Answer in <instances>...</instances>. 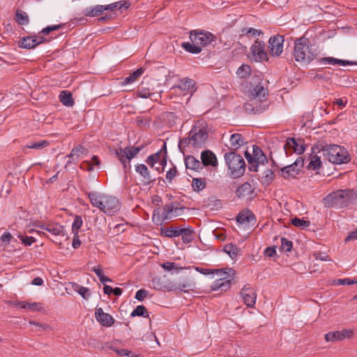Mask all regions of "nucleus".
I'll return each instance as SVG.
<instances>
[{
	"mask_svg": "<svg viewBox=\"0 0 357 357\" xmlns=\"http://www.w3.org/2000/svg\"><path fill=\"white\" fill-rule=\"evenodd\" d=\"M268 91L261 82L250 84L246 92L247 102L244 104L245 111L248 114H259L265 112L268 106Z\"/></svg>",
	"mask_w": 357,
	"mask_h": 357,
	"instance_id": "nucleus-1",
	"label": "nucleus"
},
{
	"mask_svg": "<svg viewBox=\"0 0 357 357\" xmlns=\"http://www.w3.org/2000/svg\"><path fill=\"white\" fill-rule=\"evenodd\" d=\"M91 204L100 209L107 215H112L120 208V203L117 198L107 195H99L96 192L87 193Z\"/></svg>",
	"mask_w": 357,
	"mask_h": 357,
	"instance_id": "nucleus-2",
	"label": "nucleus"
},
{
	"mask_svg": "<svg viewBox=\"0 0 357 357\" xmlns=\"http://www.w3.org/2000/svg\"><path fill=\"white\" fill-rule=\"evenodd\" d=\"M317 54V47L310 44L307 38L302 37L295 40L294 56L296 61L307 64L314 60Z\"/></svg>",
	"mask_w": 357,
	"mask_h": 357,
	"instance_id": "nucleus-3",
	"label": "nucleus"
},
{
	"mask_svg": "<svg viewBox=\"0 0 357 357\" xmlns=\"http://www.w3.org/2000/svg\"><path fill=\"white\" fill-rule=\"evenodd\" d=\"M356 198L357 195L354 190H339L326 197L324 204L328 207L342 208L353 203Z\"/></svg>",
	"mask_w": 357,
	"mask_h": 357,
	"instance_id": "nucleus-4",
	"label": "nucleus"
},
{
	"mask_svg": "<svg viewBox=\"0 0 357 357\" xmlns=\"http://www.w3.org/2000/svg\"><path fill=\"white\" fill-rule=\"evenodd\" d=\"M208 137L206 128L201 125H195L188 133V137L179 141L178 149L184 153V149L192 144L195 148L202 147Z\"/></svg>",
	"mask_w": 357,
	"mask_h": 357,
	"instance_id": "nucleus-5",
	"label": "nucleus"
},
{
	"mask_svg": "<svg viewBox=\"0 0 357 357\" xmlns=\"http://www.w3.org/2000/svg\"><path fill=\"white\" fill-rule=\"evenodd\" d=\"M316 149L323 151L324 156L333 164L347 163L351 160L347 149L340 145L326 144L321 146V149L319 146H313L312 148V153H314Z\"/></svg>",
	"mask_w": 357,
	"mask_h": 357,
	"instance_id": "nucleus-6",
	"label": "nucleus"
},
{
	"mask_svg": "<svg viewBox=\"0 0 357 357\" xmlns=\"http://www.w3.org/2000/svg\"><path fill=\"white\" fill-rule=\"evenodd\" d=\"M129 6V4L126 2H116L107 6H96L91 8L90 10H86L85 15L86 16H98L100 14H102L103 11H107L105 15L101 16L99 20H114L115 17L122 14L123 10H126Z\"/></svg>",
	"mask_w": 357,
	"mask_h": 357,
	"instance_id": "nucleus-7",
	"label": "nucleus"
},
{
	"mask_svg": "<svg viewBox=\"0 0 357 357\" xmlns=\"http://www.w3.org/2000/svg\"><path fill=\"white\" fill-rule=\"evenodd\" d=\"M224 158L232 178H238L245 174L246 165L241 155L235 151H230L225 154Z\"/></svg>",
	"mask_w": 357,
	"mask_h": 357,
	"instance_id": "nucleus-8",
	"label": "nucleus"
},
{
	"mask_svg": "<svg viewBox=\"0 0 357 357\" xmlns=\"http://www.w3.org/2000/svg\"><path fill=\"white\" fill-rule=\"evenodd\" d=\"M245 157L248 162V169L257 172L259 165L268 163V158L264 153L261 149L257 145L252 146V154L248 151L245 152Z\"/></svg>",
	"mask_w": 357,
	"mask_h": 357,
	"instance_id": "nucleus-9",
	"label": "nucleus"
},
{
	"mask_svg": "<svg viewBox=\"0 0 357 357\" xmlns=\"http://www.w3.org/2000/svg\"><path fill=\"white\" fill-rule=\"evenodd\" d=\"M227 271L222 269H216L215 273L220 277L215 280L211 285L213 291H225L229 289L231 286L230 274H234L233 268H227Z\"/></svg>",
	"mask_w": 357,
	"mask_h": 357,
	"instance_id": "nucleus-10",
	"label": "nucleus"
},
{
	"mask_svg": "<svg viewBox=\"0 0 357 357\" xmlns=\"http://www.w3.org/2000/svg\"><path fill=\"white\" fill-rule=\"evenodd\" d=\"M184 207L178 202H172L163 206L161 219L159 221L170 220L174 218L181 215L184 210Z\"/></svg>",
	"mask_w": 357,
	"mask_h": 357,
	"instance_id": "nucleus-11",
	"label": "nucleus"
},
{
	"mask_svg": "<svg viewBox=\"0 0 357 357\" xmlns=\"http://www.w3.org/2000/svg\"><path fill=\"white\" fill-rule=\"evenodd\" d=\"M190 39L199 46H206L214 40L215 36L209 31L197 29L190 32Z\"/></svg>",
	"mask_w": 357,
	"mask_h": 357,
	"instance_id": "nucleus-12",
	"label": "nucleus"
},
{
	"mask_svg": "<svg viewBox=\"0 0 357 357\" xmlns=\"http://www.w3.org/2000/svg\"><path fill=\"white\" fill-rule=\"evenodd\" d=\"M284 149L287 155L293 152L300 155L305 151V146L302 139L298 138L296 139L294 137H289L286 140Z\"/></svg>",
	"mask_w": 357,
	"mask_h": 357,
	"instance_id": "nucleus-13",
	"label": "nucleus"
},
{
	"mask_svg": "<svg viewBox=\"0 0 357 357\" xmlns=\"http://www.w3.org/2000/svg\"><path fill=\"white\" fill-rule=\"evenodd\" d=\"M46 41L47 39L43 36H38L36 35L27 36L20 38L17 42V45L19 47L29 50L35 48L37 45L44 43Z\"/></svg>",
	"mask_w": 357,
	"mask_h": 357,
	"instance_id": "nucleus-14",
	"label": "nucleus"
},
{
	"mask_svg": "<svg viewBox=\"0 0 357 357\" xmlns=\"http://www.w3.org/2000/svg\"><path fill=\"white\" fill-rule=\"evenodd\" d=\"M354 330L344 328L341 331L327 333L325 334V340L326 342L342 341L345 339H351L354 336Z\"/></svg>",
	"mask_w": 357,
	"mask_h": 357,
	"instance_id": "nucleus-15",
	"label": "nucleus"
},
{
	"mask_svg": "<svg viewBox=\"0 0 357 357\" xmlns=\"http://www.w3.org/2000/svg\"><path fill=\"white\" fill-rule=\"evenodd\" d=\"M265 43L263 41L255 40L250 47L252 58L255 61H262L267 59V53L265 50Z\"/></svg>",
	"mask_w": 357,
	"mask_h": 357,
	"instance_id": "nucleus-16",
	"label": "nucleus"
},
{
	"mask_svg": "<svg viewBox=\"0 0 357 357\" xmlns=\"http://www.w3.org/2000/svg\"><path fill=\"white\" fill-rule=\"evenodd\" d=\"M284 41V36L282 35L278 34L270 38L268 47L271 55L278 56L281 54L283 50Z\"/></svg>",
	"mask_w": 357,
	"mask_h": 357,
	"instance_id": "nucleus-17",
	"label": "nucleus"
},
{
	"mask_svg": "<svg viewBox=\"0 0 357 357\" xmlns=\"http://www.w3.org/2000/svg\"><path fill=\"white\" fill-rule=\"evenodd\" d=\"M240 294L243 298L244 303L248 307H254L256 303L257 294L255 291L251 287L250 284H245L241 289Z\"/></svg>",
	"mask_w": 357,
	"mask_h": 357,
	"instance_id": "nucleus-18",
	"label": "nucleus"
},
{
	"mask_svg": "<svg viewBox=\"0 0 357 357\" xmlns=\"http://www.w3.org/2000/svg\"><path fill=\"white\" fill-rule=\"evenodd\" d=\"M95 317L102 326L109 327L112 326L115 321L113 317L108 313L104 312L101 307L96 309Z\"/></svg>",
	"mask_w": 357,
	"mask_h": 357,
	"instance_id": "nucleus-19",
	"label": "nucleus"
},
{
	"mask_svg": "<svg viewBox=\"0 0 357 357\" xmlns=\"http://www.w3.org/2000/svg\"><path fill=\"white\" fill-rule=\"evenodd\" d=\"M201 162L202 167L211 166L217 167L218 162L215 154L211 150H205L201 153Z\"/></svg>",
	"mask_w": 357,
	"mask_h": 357,
	"instance_id": "nucleus-20",
	"label": "nucleus"
},
{
	"mask_svg": "<svg viewBox=\"0 0 357 357\" xmlns=\"http://www.w3.org/2000/svg\"><path fill=\"white\" fill-rule=\"evenodd\" d=\"M135 171L142 177L141 181L144 185H150L155 181V178L152 179L150 171L144 164H137Z\"/></svg>",
	"mask_w": 357,
	"mask_h": 357,
	"instance_id": "nucleus-21",
	"label": "nucleus"
},
{
	"mask_svg": "<svg viewBox=\"0 0 357 357\" xmlns=\"http://www.w3.org/2000/svg\"><path fill=\"white\" fill-rule=\"evenodd\" d=\"M36 227L40 228L43 230H45L52 235L59 236L62 235L64 236V228L63 226L61 225L59 223H38L36 225Z\"/></svg>",
	"mask_w": 357,
	"mask_h": 357,
	"instance_id": "nucleus-22",
	"label": "nucleus"
},
{
	"mask_svg": "<svg viewBox=\"0 0 357 357\" xmlns=\"http://www.w3.org/2000/svg\"><path fill=\"white\" fill-rule=\"evenodd\" d=\"M142 149L141 146H126L124 149L120 147L115 150V154L116 156L126 157L128 160H130L139 153Z\"/></svg>",
	"mask_w": 357,
	"mask_h": 357,
	"instance_id": "nucleus-23",
	"label": "nucleus"
},
{
	"mask_svg": "<svg viewBox=\"0 0 357 357\" xmlns=\"http://www.w3.org/2000/svg\"><path fill=\"white\" fill-rule=\"evenodd\" d=\"M236 221L240 224L254 225L256 222V217L250 209H245L237 215Z\"/></svg>",
	"mask_w": 357,
	"mask_h": 357,
	"instance_id": "nucleus-24",
	"label": "nucleus"
},
{
	"mask_svg": "<svg viewBox=\"0 0 357 357\" xmlns=\"http://www.w3.org/2000/svg\"><path fill=\"white\" fill-rule=\"evenodd\" d=\"M176 88L181 91H185L187 93L192 94L195 91V82L190 78H184L179 79L176 86Z\"/></svg>",
	"mask_w": 357,
	"mask_h": 357,
	"instance_id": "nucleus-25",
	"label": "nucleus"
},
{
	"mask_svg": "<svg viewBox=\"0 0 357 357\" xmlns=\"http://www.w3.org/2000/svg\"><path fill=\"white\" fill-rule=\"evenodd\" d=\"M319 62L324 64H330V65H341V66H352L357 65V63L352 61L348 60H342L339 59H335L333 57H325L322 58L319 60Z\"/></svg>",
	"mask_w": 357,
	"mask_h": 357,
	"instance_id": "nucleus-26",
	"label": "nucleus"
},
{
	"mask_svg": "<svg viewBox=\"0 0 357 357\" xmlns=\"http://www.w3.org/2000/svg\"><path fill=\"white\" fill-rule=\"evenodd\" d=\"M254 192V188L250 183L245 182L236 190V195L238 198H245L250 196Z\"/></svg>",
	"mask_w": 357,
	"mask_h": 357,
	"instance_id": "nucleus-27",
	"label": "nucleus"
},
{
	"mask_svg": "<svg viewBox=\"0 0 357 357\" xmlns=\"http://www.w3.org/2000/svg\"><path fill=\"white\" fill-rule=\"evenodd\" d=\"M185 165L187 169L199 172L203 169L202 162L192 155H188L185 158Z\"/></svg>",
	"mask_w": 357,
	"mask_h": 357,
	"instance_id": "nucleus-28",
	"label": "nucleus"
},
{
	"mask_svg": "<svg viewBox=\"0 0 357 357\" xmlns=\"http://www.w3.org/2000/svg\"><path fill=\"white\" fill-rule=\"evenodd\" d=\"M181 227H161L160 234L162 236L167 238L178 237L181 235Z\"/></svg>",
	"mask_w": 357,
	"mask_h": 357,
	"instance_id": "nucleus-29",
	"label": "nucleus"
},
{
	"mask_svg": "<svg viewBox=\"0 0 357 357\" xmlns=\"http://www.w3.org/2000/svg\"><path fill=\"white\" fill-rule=\"evenodd\" d=\"M282 175L284 178L289 177H296L300 172L299 168L296 167L294 164H291L281 169Z\"/></svg>",
	"mask_w": 357,
	"mask_h": 357,
	"instance_id": "nucleus-30",
	"label": "nucleus"
},
{
	"mask_svg": "<svg viewBox=\"0 0 357 357\" xmlns=\"http://www.w3.org/2000/svg\"><path fill=\"white\" fill-rule=\"evenodd\" d=\"M245 143L244 138L242 135L239 133L232 134L230 137V144L232 147L233 151L238 149Z\"/></svg>",
	"mask_w": 357,
	"mask_h": 357,
	"instance_id": "nucleus-31",
	"label": "nucleus"
},
{
	"mask_svg": "<svg viewBox=\"0 0 357 357\" xmlns=\"http://www.w3.org/2000/svg\"><path fill=\"white\" fill-rule=\"evenodd\" d=\"M59 98L60 102L65 106L71 107L75 103L72 93L68 91H62Z\"/></svg>",
	"mask_w": 357,
	"mask_h": 357,
	"instance_id": "nucleus-32",
	"label": "nucleus"
},
{
	"mask_svg": "<svg viewBox=\"0 0 357 357\" xmlns=\"http://www.w3.org/2000/svg\"><path fill=\"white\" fill-rule=\"evenodd\" d=\"M145 69L144 68H139L135 71L130 74L129 76L126 77L122 82V84H130L135 82L142 74Z\"/></svg>",
	"mask_w": 357,
	"mask_h": 357,
	"instance_id": "nucleus-33",
	"label": "nucleus"
},
{
	"mask_svg": "<svg viewBox=\"0 0 357 357\" xmlns=\"http://www.w3.org/2000/svg\"><path fill=\"white\" fill-rule=\"evenodd\" d=\"M195 287V283L190 279L187 278L177 284L176 288L183 292H188Z\"/></svg>",
	"mask_w": 357,
	"mask_h": 357,
	"instance_id": "nucleus-34",
	"label": "nucleus"
},
{
	"mask_svg": "<svg viewBox=\"0 0 357 357\" xmlns=\"http://www.w3.org/2000/svg\"><path fill=\"white\" fill-rule=\"evenodd\" d=\"M15 306L17 307H20L22 309H26L31 311H39L40 310V307H39V303H27L26 301H15Z\"/></svg>",
	"mask_w": 357,
	"mask_h": 357,
	"instance_id": "nucleus-35",
	"label": "nucleus"
},
{
	"mask_svg": "<svg viewBox=\"0 0 357 357\" xmlns=\"http://www.w3.org/2000/svg\"><path fill=\"white\" fill-rule=\"evenodd\" d=\"M180 233L184 243L188 244L192 241L194 229L191 227L187 228L181 227Z\"/></svg>",
	"mask_w": 357,
	"mask_h": 357,
	"instance_id": "nucleus-36",
	"label": "nucleus"
},
{
	"mask_svg": "<svg viewBox=\"0 0 357 357\" xmlns=\"http://www.w3.org/2000/svg\"><path fill=\"white\" fill-rule=\"evenodd\" d=\"M163 149H164L162 146V149L157 153L150 155L149 156L147 157V158L146 159V162L149 166H150L151 167H153L155 164L160 162L162 155L163 154Z\"/></svg>",
	"mask_w": 357,
	"mask_h": 357,
	"instance_id": "nucleus-37",
	"label": "nucleus"
},
{
	"mask_svg": "<svg viewBox=\"0 0 357 357\" xmlns=\"http://www.w3.org/2000/svg\"><path fill=\"white\" fill-rule=\"evenodd\" d=\"M50 145V142L47 140H40L37 142H32L26 144L24 148L33 149L36 150H42Z\"/></svg>",
	"mask_w": 357,
	"mask_h": 357,
	"instance_id": "nucleus-38",
	"label": "nucleus"
},
{
	"mask_svg": "<svg viewBox=\"0 0 357 357\" xmlns=\"http://www.w3.org/2000/svg\"><path fill=\"white\" fill-rule=\"evenodd\" d=\"M73 288L84 299H88L91 296V292L89 288L82 287L77 283H73Z\"/></svg>",
	"mask_w": 357,
	"mask_h": 357,
	"instance_id": "nucleus-39",
	"label": "nucleus"
},
{
	"mask_svg": "<svg viewBox=\"0 0 357 357\" xmlns=\"http://www.w3.org/2000/svg\"><path fill=\"white\" fill-rule=\"evenodd\" d=\"M181 47L186 52L192 54H199L202 52V48L197 43L185 42L181 44Z\"/></svg>",
	"mask_w": 357,
	"mask_h": 357,
	"instance_id": "nucleus-40",
	"label": "nucleus"
},
{
	"mask_svg": "<svg viewBox=\"0 0 357 357\" xmlns=\"http://www.w3.org/2000/svg\"><path fill=\"white\" fill-rule=\"evenodd\" d=\"M223 250L233 259L236 258L239 252V249L237 246L232 243L226 244L224 246Z\"/></svg>",
	"mask_w": 357,
	"mask_h": 357,
	"instance_id": "nucleus-41",
	"label": "nucleus"
},
{
	"mask_svg": "<svg viewBox=\"0 0 357 357\" xmlns=\"http://www.w3.org/2000/svg\"><path fill=\"white\" fill-rule=\"evenodd\" d=\"M130 317H143L145 318L149 317V312L146 307L144 305H137V307L131 312Z\"/></svg>",
	"mask_w": 357,
	"mask_h": 357,
	"instance_id": "nucleus-42",
	"label": "nucleus"
},
{
	"mask_svg": "<svg viewBox=\"0 0 357 357\" xmlns=\"http://www.w3.org/2000/svg\"><path fill=\"white\" fill-rule=\"evenodd\" d=\"M191 185L194 191L199 192L205 188L206 182L204 179L194 178L192 181Z\"/></svg>",
	"mask_w": 357,
	"mask_h": 357,
	"instance_id": "nucleus-43",
	"label": "nucleus"
},
{
	"mask_svg": "<svg viewBox=\"0 0 357 357\" xmlns=\"http://www.w3.org/2000/svg\"><path fill=\"white\" fill-rule=\"evenodd\" d=\"M250 66L245 64H243L241 66H240L236 71V75L240 78H246L250 76Z\"/></svg>",
	"mask_w": 357,
	"mask_h": 357,
	"instance_id": "nucleus-44",
	"label": "nucleus"
},
{
	"mask_svg": "<svg viewBox=\"0 0 357 357\" xmlns=\"http://www.w3.org/2000/svg\"><path fill=\"white\" fill-rule=\"evenodd\" d=\"M160 266L167 271L174 270L176 273H178L179 271L183 269V267L178 266L174 262L166 261L162 263Z\"/></svg>",
	"mask_w": 357,
	"mask_h": 357,
	"instance_id": "nucleus-45",
	"label": "nucleus"
},
{
	"mask_svg": "<svg viewBox=\"0 0 357 357\" xmlns=\"http://www.w3.org/2000/svg\"><path fill=\"white\" fill-rule=\"evenodd\" d=\"M83 224L82 218L79 215H75L72 225V233L77 235L79 233V229Z\"/></svg>",
	"mask_w": 357,
	"mask_h": 357,
	"instance_id": "nucleus-46",
	"label": "nucleus"
},
{
	"mask_svg": "<svg viewBox=\"0 0 357 357\" xmlns=\"http://www.w3.org/2000/svg\"><path fill=\"white\" fill-rule=\"evenodd\" d=\"M291 222L294 226L298 227H300L302 229L308 227L310 225V221L305 220L303 219H301V218H298L296 217L294 218H292Z\"/></svg>",
	"mask_w": 357,
	"mask_h": 357,
	"instance_id": "nucleus-47",
	"label": "nucleus"
},
{
	"mask_svg": "<svg viewBox=\"0 0 357 357\" xmlns=\"http://www.w3.org/2000/svg\"><path fill=\"white\" fill-rule=\"evenodd\" d=\"M321 166L320 158L317 155H314L311 161L308 164L307 168L309 169L317 170L319 169Z\"/></svg>",
	"mask_w": 357,
	"mask_h": 357,
	"instance_id": "nucleus-48",
	"label": "nucleus"
},
{
	"mask_svg": "<svg viewBox=\"0 0 357 357\" xmlns=\"http://www.w3.org/2000/svg\"><path fill=\"white\" fill-rule=\"evenodd\" d=\"M293 247V243L284 237L281 238L280 248L284 252H290Z\"/></svg>",
	"mask_w": 357,
	"mask_h": 357,
	"instance_id": "nucleus-49",
	"label": "nucleus"
},
{
	"mask_svg": "<svg viewBox=\"0 0 357 357\" xmlns=\"http://www.w3.org/2000/svg\"><path fill=\"white\" fill-rule=\"evenodd\" d=\"M274 177H275L274 172L271 169H267L264 172V175H263L264 182L267 184H269L271 181H273L274 179Z\"/></svg>",
	"mask_w": 357,
	"mask_h": 357,
	"instance_id": "nucleus-50",
	"label": "nucleus"
},
{
	"mask_svg": "<svg viewBox=\"0 0 357 357\" xmlns=\"http://www.w3.org/2000/svg\"><path fill=\"white\" fill-rule=\"evenodd\" d=\"M61 26H62L61 24H54V25H52V26H48L43 29L41 30L40 33L42 34H43V35H48L49 33H50L53 31H56V30L59 29Z\"/></svg>",
	"mask_w": 357,
	"mask_h": 357,
	"instance_id": "nucleus-51",
	"label": "nucleus"
},
{
	"mask_svg": "<svg viewBox=\"0 0 357 357\" xmlns=\"http://www.w3.org/2000/svg\"><path fill=\"white\" fill-rule=\"evenodd\" d=\"M335 284L338 285H351L357 284L356 279H351L349 278L338 279L335 281Z\"/></svg>",
	"mask_w": 357,
	"mask_h": 357,
	"instance_id": "nucleus-52",
	"label": "nucleus"
},
{
	"mask_svg": "<svg viewBox=\"0 0 357 357\" xmlns=\"http://www.w3.org/2000/svg\"><path fill=\"white\" fill-rule=\"evenodd\" d=\"M178 172L175 166L170 168L166 173V179L169 183H172L173 178L176 176Z\"/></svg>",
	"mask_w": 357,
	"mask_h": 357,
	"instance_id": "nucleus-53",
	"label": "nucleus"
},
{
	"mask_svg": "<svg viewBox=\"0 0 357 357\" xmlns=\"http://www.w3.org/2000/svg\"><path fill=\"white\" fill-rule=\"evenodd\" d=\"M18 238L22 241V243L26 246H30L33 242L36 241V239L32 236H26L20 234Z\"/></svg>",
	"mask_w": 357,
	"mask_h": 357,
	"instance_id": "nucleus-54",
	"label": "nucleus"
},
{
	"mask_svg": "<svg viewBox=\"0 0 357 357\" xmlns=\"http://www.w3.org/2000/svg\"><path fill=\"white\" fill-rule=\"evenodd\" d=\"M149 291L144 289H139L135 296V298L139 301H143L144 298L148 296Z\"/></svg>",
	"mask_w": 357,
	"mask_h": 357,
	"instance_id": "nucleus-55",
	"label": "nucleus"
},
{
	"mask_svg": "<svg viewBox=\"0 0 357 357\" xmlns=\"http://www.w3.org/2000/svg\"><path fill=\"white\" fill-rule=\"evenodd\" d=\"M242 33L243 35H247L248 36H256L261 33V31L254 28H250L248 29H242Z\"/></svg>",
	"mask_w": 357,
	"mask_h": 357,
	"instance_id": "nucleus-56",
	"label": "nucleus"
},
{
	"mask_svg": "<svg viewBox=\"0 0 357 357\" xmlns=\"http://www.w3.org/2000/svg\"><path fill=\"white\" fill-rule=\"evenodd\" d=\"M84 151V148L82 145H79L75 148H73L70 152V153L68 155L69 158H73L75 155H79L80 153H83Z\"/></svg>",
	"mask_w": 357,
	"mask_h": 357,
	"instance_id": "nucleus-57",
	"label": "nucleus"
},
{
	"mask_svg": "<svg viewBox=\"0 0 357 357\" xmlns=\"http://www.w3.org/2000/svg\"><path fill=\"white\" fill-rule=\"evenodd\" d=\"M16 17L18 21L26 22L29 20L28 15L22 10H17Z\"/></svg>",
	"mask_w": 357,
	"mask_h": 357,
	"instance_id": "nucleus-58",
	"label": "nucleus"
},
{
	"mask_svg": "<svg viewBox=\"0 0 357 357\" xmlns=\"http://www.w3.org/2000/svg\"><path fill=\"white\" fill-rule=\"evenodd\" d=\"M137 95L139 98H148L151 97V96L152 95V93H151L149 90L142 89H139L137 91Z\"/></svg>",
	"mask_w": 357,
	"mask_h": 357,
	"instance_id": "nucleus-59",
	"label": "nucleus"
},
{
	"mask_svg": "<svg viewBox=\"0 0 357 357\" xmlns=\"http://www.w3.org/2000/svg\"><path fill=\"white\" fill-rule=\"evenodd\" d=\"M120 162L123 166L124 171L126 172L128 169L130 168V160H128L126 157L117 156Z\"/></svg>",
	"mask_w": 357,
	"mask_h": 357,
	"instance_id": "nucleus-60",
	"label": "nucleus"
},
{
	"mask_svg": "<svg viewBox=\"0 0 357 357\" xmlns=\"http://www.w3.org/2000/svg\"><path fill=\"white\" fill-rule=\"evenodd\" d=\"M150 121L149 119H144L142 117L137 118V123L138 126H149Z\"/></svg>",
	"mask_w": 357,
	"mask_h": 357,
	"instance_id": "nucleus-61",
	"label": "nucleus"
},
{
	"mask_svg": "<svg viewBox=\"0 0 357 357\" xmlns=\"http://www.w3.org/2000/svg\"><path fill=\"white\" fill-rule=\"evenodd\" d=\"M357 240V229L350 231L344 239L345 243Z\"/></svg>",
	"mask_w": 357,
	"mask_h": 357,
	"instance_id": "nucleus-62",
	"label": "nucleus"
},
{
	"mask_svg": "<svg viewBox=\"0 0 357 357\" xmlns=\"http://www.w3.org/2000/svg\"><path fill=\"white\" fill-rule=\"evenodd\" d=\"M80 168L88 172H92L94 169L93 165L89 161L83 162L80 165Z\"/></svg>",
	"mask_w": 357,
	"mask_h": 357,
	"instance_id": "nucleus-63",
	"label": "nucleus"
},
{
	"mask_svg": "<svg viewBox=\"0 0 357 357\" xmlns=\"http://www.w3.org/2000/svg\"><path fill=\"white\" fill-rule=\"evenodd\" d=\"M13 239V236L9 232H5L0 238V241L3 243L9 244Z\"/></svg>",
	"mask_w": 357,
	"mask_h": 357,
	"instance_id": "nucleus-64",
	"label": "nucleus"
}]
</instances>
